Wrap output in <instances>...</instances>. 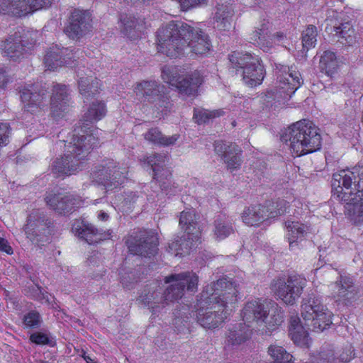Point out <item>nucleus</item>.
I'll return each instance as SVG.
<instances>
[{"mask_svg": "<svg viewBox=\"0 0 363 363\" xmlns=\"http://www.w3.org/2000/svg\"><path fill=\"white\" fill-rule=\"evenodd\" d=\"M234 11L230 6L220 5L216 9L214 20L217 23H227L233 21Z\"/></svg>", "mask_w": 363, "mask_h": 363, "instance_id": "obj_45", "label": "nucleus"}, {"mask_svg": "<svg viewBox=\"0 0 363 363\" xmlns=\"http://www.w3.org/2000/svg\"><path fill=\"white\" fill-rule=\"evenodd\" d=\"M354 355V354L353 353V350H352L351 347H350V348L347 350L346 352H342L340 354L339 358L341 362H347L352 359Z\"/></svg>", "mask_w": 363, "mask_h": 363, "instance_id": "obj_62", "label": "nucleus"}, {"mask_svg": "<svg viewBox=\"0 0 363 363\" xmlns=\"http://www.w3.org/2000/svg\"><path fill=\"white\" fill-rule=\"evenodd\" d=\"M237 286L225 278L206 286L197 299V323L206 329L218 327L225 318L224 309L238 301Z\"/></svg>", "mask_w": 363, "mask_h": 363, "instance_id": "obj_1", "label": "nucleus"}, {"mask_svg": "<svg viewBox=\"0 0 363 363\" xmlns=\"http://www.w3.org/2000/svg\"><path fill=\"white\" fill-rule=\"evenodd\" d=\"M259 57L255 55H252L249 52H243L234 51L228 55L230 62L229 69L236 74L238 72L241 73L245 67L250 66L252 62H257Z\"/></svg>", "mask_w": 363, "mask_h": 363, "instance_id": "obj_28", "label": "nucleus"}, {"mask_svg": "<svg viewBox=\"0 0 363 363\" xmlns=\"http://www.w3.org/2000/svg\"><path fill=\"white\" fill-rule=\"evenodd\" d=\"M99 82L89 77H81L78 82L79 91L84 99L89 100L97 93Z\"/></svg>", "mask_w": 363, "mask_h": 363, "instance_id": "obj_37", "label": "nucleus"}, {"mask_svg": "<svg viewBox=\"0 0 363 363\" xmlns=\"http://www.w3.org/2000/svg\"><path fill=\"white\" fill-rule=\"evenodd\" d=\"M93 20L89 10L74 9L69 16V23H89Z\"/></svg>", "mask_w": 363, "mask_h": 363, "instance_id": "obj_47", "label": "nucleus"}, {"mask_svg": "<svg viewBox=\"0 0 363 363\" xmlns=\"http://www.w3.org/2000/svg\"><path fill=\"white\" fill-rule=\"evenodd\" d=\"M317 28L313 24H309L306 30H303L301 38L303 46L301 52L303 54L306 53L309 49L315 47L317 41Z\"/></svg>", "mask_w": 363, "mask_h": 363, "instance_id": "obj_41", "label": "nucleus"}, {"mask_svg": "<svg viewBox=\"0 0 363 363\" xmlns=\"http://www.w3.org/2000/svg\"><path fill=\"white\" fill-rule=\"evenodd\" d=\"M0 250L8 255L13 254L12 247L9 245L8 241L3 238H0Z\"/></svg>", "mask_w": 363, "mask_h": 363, "instance_id": "obj_61", "label": "nucleus"}, {"mask_svg": "<svg viewBox=\"0 0 363 363\" xmlns=\"http://www.w3.org/2000/svg\"><path fill=\"white\" fill-rule=\"evenodd\" d=\"M163 88L155 81H143L136 84L135 92L137 96H142L144 101L155 103V98L163 92Z\"/></svg>", "mask_w": 363, "mask_h": 363, "instance_id": "obj_26", "label": "nucleus"}, {"mask_svg": "<svg viewBox=\"0 0 363 363\" xmlns=\"http://www.w3.org/2000/svg\"><path fill=\"white\" fill-rule=\"evenodd\" d=\"M165 156L160 154H153L147 157V163L152 167L153 179L160 184L162 191H167L170 185L172 174L164 168Z\"/></svg>", "mask_w": 363, "mask_h": 363, "instance_id": "obj_24", "label": "nucleus"}, {"mask_svg": "<svg viewBox=\"0 0 363 363\" xmlns=\"http://www.w3.org/2000/svg\"><path fill=\"white\" fill-rule=\"evenodd\" d=\"M30 340L32 342L37 345H48L54 346L55 342L49 333L35 332L30 335Z\"/></svg>", "mask_w": 363, "mask_h": 363, "instance_id": "obj_52", "label": "nucleus"}, {"mask_svg": "<svg viewBox=\"0 0 363 363\" xmlns=\"http://www.w3.org/2000/svg\"><path fill=\"white\" fill-rule=\"evenodd\" d=\"M247 325L242 326L239 324L238 327H235L233 330H230L228 335V342L232 345H239L248 340L251 335V330Z\"/></svg>", "mask_w": 363, "mask_h": 363, "instance_id": "obj_39", "label": "nucleus"}, {"mask_svg": "<svg viewBox=\"0 0 363 363\" xmlns=\"http://www.w3.org/2000/svg\"><path fill=\"white\" fill-rule=\"evenodd\" d=\"M106 113V109L104 103L101 101L92 102L83 118L76 125L73 135L77 138L82 136V135H91L96 137V134L94 133V130H96V129L94 128L92 124L104 118Z\"/></svg>", "mask_w": 363, "mask_h": 363, "instance_id": "obj_15", "label": "nucleus"}, {"mask_svg": "<svg viewBox=\"0 0 363 363\" xmlns=\"http://www.w3.org/2000/svg\"><path fill=\"white\" fill-rule=\"evenodd\" d=\"M183 11L202 6L207 4L208 0H176Z\"/></svg>", "mask_w": 363, "mask_h": 363, "instance_id": "obj_53", "label": "nucleus"}, {"mask_svg": "<svg viewBox=\"0 0 363 363\" xmlns=\"http://www.w3.org/2000/svg\"><path fill=\"white\" fill-rule=\"evenodd\" d=\"M91 24H67L64 33L72 39H79L89 32Z\"/></svg>", "mask_w": 363, "mask_h": 363, "instance_id": "obj_43", "label": "nucleus"}, {"mask_svg": "<svg viewBox=\"0 0 363 363\" xmlns=\"http://www.w3.org/2000/svg\"><path fill=\"white\" fill-rule=\"evenodd\" d=\"M220 113L221 111L218 110L208 111L204 108H194V118L199 124L206 123L210 119L220 116Z\"/></svg>", "mask_w": 363, "mask_h": 363, "instance_id": "obj_44", "label": "nucleus"}, {"mask_svg": "<svg viewBox=\"0 0 363 363\" xmlns=\"http://www.w3.org/2000/svg\"><path fill=\"white\" fill-rule=\"evenodd\" d=\"M79 51V50L73 52L67 48H60L57 45H52L45 56L44 63L50 70H54L64 65L72 66Z\"/></svg>", "mask_w": 363, "mask_h": 363, "instance_id": "obj_20", "label": "nucleus"}, {"mask_svg": "<svg viewBox=\"0 0 363 363\" xmlns=\"http://www.w3.org/2000/svg\"><path fill=\"white\" fill-rule=\"evenodd\" d=\"M281 141H289V147L296 156H301L318 150L321 147V137L318 129L311 121H299L281 135Z\"/></svg>", "mask_w": 363, "mask_h": 363, "instance_id": "obj_5", "label": "nucleus"}, {"mask_svg": "<svg viewBox=\"0 0 363 363\" xmlns=\"http://www.w3.org/2000/svg\"><path fill=\"white\" fill-rule=\"evenodd\" d=\"M289 335L293 342L301 347H308L310 338L308 331L300 323L297 316H291L289 328Z\"/></svg>", "mask_w": 363, "mask_h": 363, "instance_id": "obj_27", "label": "nucleus"}, {"mask_svg": "<svg viewBox=\"0 0 363 363\" xmlns=\"http://www.w3.org/2000/svg\"><path fill=\"white\" fill-rule=\"evenodd\" d=\"M333 35L338 38V41L342 45H352L355 41L354 30L351 24H340L337 26H330L326 28Z\"/></svg>", "mask_w": 363, "mask_h": 363, "instance_id": "obj_34", "label": "nucleus"}, {"mask_svg": "<svg viewBox=\"0 0 363 363\" xmlns=\"http://www.w3.org/2000/svg\"><path fill=\"white\" fill-rule=\"evenodd\" d=\"M168 82L181 95L195 96L198 94L199 87L203 82V77L200 71L196 69L185 75L172 76Z\"/></svg>", "mask_w": 363, "mask_h": 363, "instance_id": "obj_16", "label": "nucleus"}, {"mask_svg": "<svg viewBox=\"0 0 363 363\" xmlns=\"http://www.w3.org/2000/svg\"><path fill=\"white\" fill-rule=\"evenodd\" d=\"M358 196L362 200L360 205L357 206L354 210L359 217V221L363 222V177L359 178L357 184Z\"/></svg>", "mask_w": 363, "mask_h": 363, "instance_id": "obj_56", "label": "nucleus"}, {"mask_svg": "<svg viewBox=\"0 0 363 363\" xmlns=\"http://www.w3.org/2000/svg\"><path fill=\"white\" fill-rule=\"evenodd\" d=\"M179 225L184 230V234L179 237L180 250L182 255L189 254L195 247V243L201 236V229L194 211H182L180 215Z\"/></svg>", "mask_w": 363, "mask_h": 363, "instance_id": "obj_10", "label": "nucleus"}, {"mask_svg": "<svg viewBox=\"0 0 363 363\" xmlns=\"http://www.w3.org/2000/svg\"><path fill=\"white\" fill-rule=\"evenodd\" d=\"M20 97L25 111L35 113L45 105L47 89L39 84H31L20 90Z\"/></svg>", "mask_w": 363, "mask_h": 363, "instance_id": "obj_17", "label": "nucleus"}, {"mask_svg": "<svg viewBox=\"0 0 363 363\" xmlns=\"http://www.w3.org/2000/svg\"><path fill=\"white\" fill-rule=\"evenodd\" d=\"M241 152V149L238 147V151H231L228 155H227L226 157L223 159L229 169L233 170L240 167L242 162L240 158Z\"/></svg>", "mask_w": 363, "mask_h": 363, "instance_id": "obj_50", "label": "nucleus"}, {"mask_svg": "<svg viewBox=\"0 0 363 363\" xmlns=\"http://www.w3.org/2000/svg\"><path fill=\"white\" fill-rule=\"evenodd\" d=\"M339 61L335 52L326 50L320 60V67L327 75L332 77L337 70Z\"/></svg>", "mask_w": 363, "mask_h": 363, "instance_id": "obj_38", "label": "nucleus"}, {"mask_svg": "<svg viewBox=\"0 0 363 363\" xmlns=\"http://www.w3.org/2000/svg\"><path fill=\"white\" fill-rule=\"evenodd\" d=\"M47 0H0V13L23 17L42 9Z\"/></svg>", "mask_w": 363, "mask_h": 363, "instance_id": "obj_14", "label": "nucleus"}, {"mask_svg": "<svg viewBox=\"0 0 363 363\" xmlns=\"http://www.w3.org/2000/svg\"><path fill=\"white\" fill-rule=\"evenodd\" d=\"M214 150L216 154L224 159L231 151H238V145L233 143L218 140L216 141L214 143Z\"/></svg>", "mask_w": 363, "mask_h": 363, "instance_id": "obj_46", "label": "nucleus"}, {"mask_svg": "<svg viewBox=\"0 0 363 363\" xmlns=\"http://www.w3.org/2000/svg\"><path fill=\"white\" fill-rule=\"evenodd\" d=\"M23 230L33 245L41 247L50 242L53 224L44 212L33 210L27 217Z\"/></svg>", "mask_w": 363, "mask_h": 363, "instance_id": "obj_7", "label": "nucleus"}, {"mask_svg": "<svg viewBox=\"0 0 363 363\" xmlns=\"http://www.w3.org/2000/svg\"><path fill=\"white\" fill-rule=\"evenodd\" d=\"M24 324L30 328H38L41 323L40 315L36 311H30L24 316Z\"/></svg>", "mask_w": 363, "mask_h": 363, "instance_id": "obj_54", "label": "nucleus"}, {"mask_svg": "<svg viewBox=\"0 0 363 363\" xmlns=\"http://www.w3.org/2000/svg\"><path fill=\"white\" fill-rule=\"evenodd\" d=\"M154 104L155 108L161 113L166 111L169 107V101L167 96L162 92L155 98Z\"/></svg>", "mask_w": 363, "mask_h": 363, "instance_id": "obj_55", "label": "nucleus"}, {"mask_svg": "<svg viewBox=\"0 0 363 363\" xmlns=\"http://www.w3.org/2000/svg\"><path fill=\"white\" fill-rule=\"evenodd\" d=\"M158 50L163 54L177 57L189 48L196 55H204L211 47L208 35L190 24H163L157 31Z\"/></svg>", "mask_w": 363, "mask_h": 363, "instance_id": "obj_2", "label": "nucleus"}, {"mask_svg": "<svg viewBox=\"0 0 363 363\" xmlns=\"http://www.w3.org/2000/svg\"><path fill=\"white\" fill-rule=\"evenodd\" d=\"M46 204L59 214H67L74 211L80 204V200L67 192H48L45 195Z\"/></svg>", "mask_w": 363, "mask_h": 363, "instance_id": "obj_18", "label": "nucleus"}, {"mask_svg": "<svg viewBox=\"0 0 363 363\" xmlns=\"http://www.w3.org/2000/svg\"><path fill=\"white\" fill-rule=\"evenodd\" d=\"M233 231L229 220L224 215H219L215 220L214 233L219 239L228 237Z\"/></svg>", "mask_w": 363, "mask_h": 363, "instance_id": "obj_40", "label": "nucleus"}, {"mask_svg": "<svg viewBox=\"0 0 363 363\" xmlns=\"http://www.w3.org/2000/svg\"><path fill=\"white\" fill-rule=\"evenodd\" d=\"M139 277L132 271L121 272V283L124 288L130 289L138 281Z\"/></svg>", "mask_w": 363, "mask_h": 363, "instance_id": "obj_51", "label": "nucleus"}, {"mask_svg": "<svg viewBox=\"0 0 363 363\" xmlns=\"http://www.w3.org/2000/svg\"><path fill=\"white\" fill-rule=\"evenodd\" d=\"M138 198V196L135 192L130 191L127 193L123 201V206H127L128 208H130L137 201Z\"/></svg>", "mask_w": 363, "mask_h": 363, "instance_id": "obj_59", "label": "nucleus"}, {"mask_svg": "<svg viewBox=\"0 0 363 363\" xmlns=\"http://www.w3.org/2000/svg\"><path fill=\"white\" fill-rule=\"evenodd\" d=\"M72 233L79 238L85 240L88 244L92 245L101 240L109 239L112 230L104 231L95 228L92 225L85 224L83 221L75 220L72 226Z\"/></svg>", "mask_w": 363, "mask_h": 363, "instance_id": "obj_21", "label": "nucleus"}, {"mask_svg": "<svg viewBox=\"0 0 363 363\" xmlns=\"http://www.w3.org/2000/svg\"><path fill=\"white\" fill-rule=\"evenodd\" d=\"M8 82L9 79L6 74V70L4 68H0V89H4Z\"/></svg>", "mask_w": 363, "mask_h": 363, "instance_id": "obj_64", "label": "nucleus"}, {"mask_svg": "<svg viewBox=\"0 0 363 363\" xmlns=\"http://www.w3.org/2000/svg\"><path fill=\"white\" fill-rule=\"evenodd\" d=\"M272 301H262L260 299L252 300L245 303L242 310V320L245 325L250 327V324L257 323L263 324L265 318L269 312V308Z\"/></svg>", "mask_w": 363, "mask_h": 363, "instance_id": "obj_19", "label": "nucleus"}, {"mask_svg": "<svg viewBox=\"0 0 363 363\" xmlns=\"http://www.w3.org/2000/svg\"><path fill=\"white\" fill-rule=\"evenodd\" d=\"M144 24H123L121 32L131 40H137L141 37Z\"/></svg>", "mask_w": 363, "mask_h": 363, "instance_id": "obj_49", "label": "nucleus"}, {"mask_svg": "<svg viewBox=\"0 0 363 363\" xmlns=\"http://www.w3.org/2000/svg\"><path fill=\"white\" fill-rule=\"evenodd\" d=\"M127 167L119 166L113 160H108L91 174L92 182L103 185L106 189H112L121 185L126 177Z\"/></svg>", "mask_w": 363, "mask_h": 363, "instance_id": "obj_8", "label": "nucleus"}, {"mask_svg": "<svg viewBox=\"0 0 363 363\" xmlns=\"http://www.w3.org/2000/svg\"><path fill=\"white\" fill-rule=\"evenodd\" d=\"M242 219L247 225L258 226L260 223L269 219V215L264 205L252 206L244 211Z\"/></svg>", "mask_w": 363, "mask_h": 363, "instance_id": "obj_29", "label": "nucleus"}, {"mask_svg": "<svg viewBox=\"0 0 363 363\" xmlns=\"http://www.w3.org/2000/svg\"><path fill=\"white\" fill-rule=\"evenodd\" d=\"M72 149L61 157L56 158L52 163L51 171L57 177L70 176L82 169L90 151L97 146L99 139L91 135L76 137L72 135Z\"/></svg>", "mask_w": 363, "mask_h": 363, "instance_id": "obj_4", "label": "nucleus"}, {"mask_svg": "<svg viewBox=\"0 0 363 363\" xmlns=\"http://www.w3.org/2000/svg\"><path fill=\"white\" fill-rule=\"evenodd\" d=\"M325 308L326 307L321 303L318 297L311 294L303 300L301 315L305 322H307V320L311 319L315 313H318V311H324Z\"/></svg>", "mask_w": 363, "mask_h": 363, "instance_id": "obj_33", "label": "nucleus"}, {"mask_svg": "<svg viewBox=\"0 0 363 363\" xmlns=\"http://www.w3.org/2000/svg\"><path fill=\"white\" fill-rule=\"evenodd\" d=\"M332 313L325 308L324 311H318L311 319L307 320L305 325L314 331L322 332L332 324Z\"/></svg>", "mask_w": 363, "mask_h": 363, "instance_id": "obj_31", "label": "nucleus"}, {"mask_svg": "<svg viewBox=\"0 0 363 363\" xmlns=\"http://www.w3.org/2000/svg\"><path fill=\"white\" fill-rule=\"evenodd\" d=\"M39 33L37 30L28 32L23 36L10 37L4 45L6 55L16 60L25 54L30 52L36 45L37 37Z\"/></svg>", "mask_w": 363, "mask_h": 363, "instance_id": "obj_13", "label": "nucleus"}, {"mask_svg": "<svg viewBox=\"0 0 363 363\" xmlns=\"http://www.w3.org/2000/svg\"><path fill=\"white\" fill-rule=\"evenodd\" d=\"M180 240L179 237L177 236L174 238L171 243H169L167 250L171 253H175V255H182V251L180 250Z\"/></svg>", "mask_w": 363, "mask_h": 363, "instance_id": "obj_58", "label": "nucleus"}, {"mask_svg": "<svg viewBox=\"0 0 363 363\" xmlns=\"http://www.w3.org/2000/svg\"><path fill=\"white\" fill-rule=\"evenodd\" d=\"M11 128L8 123H0V148L9 142Z\"/></svg>", "mask_w": 363, "mask_h": 363, "instance_id": "obj_57", "label": "nucleus"}, {"mask_svg": "<svg viewBox=\"0 0 363 363\" xmlns=\"http://www.w3.org/2000/svg\"><path fill=\"white\" fill-rule=\"evenodd\" d=\"M333 291L335 301L339 303L350 306L357 300V289L350 277L340 276L334 284Z\"/></svg>", "mask_w": 363, "mask_h": 363, "instance_id": "obj_22", "label": "nucleus"}, {"mask_svg": "<svg viewBox=\"0 0 363 363\" xmlns=\"http://www.w3.org/2000/svg\"><path fill=\"white\" fill-rule=\"evenodd\" d=\"M69 93L66 85L55 83L52 89L50 108L53 117L61 118L69 107Z\"/></svg>", "mask_w": 363, "mask_h": 363, "instance_id": "obj_23", "label": "nucleus"}, {"mask_svg": "<svg viewBox=\"0 0 363 363\" xmlns=\"http://www.w3.org/2000/svg\"><path fill=\"white\" fill-rule=\"evenodd\" d=\"M164 282L169 284L164 290L156 284L146 286L137 301L147 307L152 313H159L166 306L181 299L186 290L196 292L199 277L193 272H185L165 277Z\"/></svg>", "mask_w": 363, "mask_h": 363, "instance_id": "obj_3", "label": "nucleus"}, {"mask_svg": "<svg viewBox=\"0 0 363 363\" xmlns=\"http://www.w3.org/2000/svg\"><path fill=\"white\" fill-rule=\"evenodd\" d=\"M265 74L264 65L261 63L260 59L258 58L257 62H254L250 66L245 67L241 75L245 84L250 87H253L262 83Z\"/></svg>", "mask_w": 363, "mask_h": 363, "instance_id": "obj_25", "label": "nucleus"}, {"mask_svg": "<svg viewBox=\"0 0 363 363\" xmlns=\"http://www.w3.org/2000/svg\"><path fill=\"white\" fill-rule=\"evenodd\" d=\"M141 20L138 18H136L134 16L128 13H122L120 16V23H138Z\"/></svg>", "mask_w": 363, "mask_h": 363, "instance_id": "obj_60", "label": "nucleus"}, {"mask_svg": "<svg viewBox=\"0 0 363 363\" xmlns=\"http://www.w3.org/2000/svg\"><path fill=\"white\" fill-rule=\"evenodd\" d=\"M306 282L300 275L289 276L286 280L279 279L274 284V293L286 304L293 305L301 295Z\"/></svg>", "mask_w": 363, "mask_h": 363, "instance_id": "obj_11", "label": "nucleus"}, {"mask_svg": "<svg viewBox=\"0 0 363 363\" xmlns=\"http://www.w3.org/2000/svg\"><path fill=\"white\" fill-rule=\"evenodd\" d=\"M275 72L279 83L276 89L277 94L282 97L283 100H289L301 86L300 74L284 65L276 64Z\"/></svg>", "mask_w": 363, "mask_h": 363, "instance_id": "obj_12", "label": "nucleus"}, {"mask_svg": "<svg viewBox=\"0 0 363 363\" xmlns=\"http://www.w3.org/2000/svg\"><path fill=\"white\" fill-rule=\"evenodd\" d=\"M284 322V315L278 305L275 302L271 303L269 312L267 318H265L263 323L264 324L265 329L264 333L267 335H271L272 333L278 329L279 326Z\"/></svg>", "mask_w": 363, "mask_h": 363, "instance_id": "obj_30", "label": "nucleus"}, {"mask_svg": "<svg viewBox=\"0 0 363 363\" xmlns=\"http://www.w3.org/2000/svg\"><path fill=\"white\" fill-rule=\"evenodd\" d=\"M357 184L354 173L347 169H342L333 174L331 186L333 196L347 205H352L354 214L359 220L354 210L357 206L361 204L362 200L358 196Z\"/></svg>", "mask_w": 363, "mask_h": 363, "instance_id": "obj_6", "label": "nucleus"}, {"mask_svg": "<svg viewBox=\"0 0 363 363\" xmlns=\"http://www.w3.org/2000/svg\"><path fill=\"white\" fill-rule=\"evenodd\" d=\"M179 138V135L178 134L166 136L157 128H152L145 134V138L147 141L163 146L174 145Z\"/></svg>", "mask_w": 363, "mask_h": 363, "instance_id": "obj_35", "label": "nucleus"}, {"mask_svg": "<svg viewBox=\"0 0 363 363\" xmlns=\"http://www.w3.org/2000/svg\"><path fill=\"white\" fill-rule=\"evenodd\" d=\"M332 313L325 308L324 311H318L311 319L307 320L305 325L314 331L322 332L332 324Z\"/></svg>", "mask_w": 363, "mask_h": 363, "instance_id": "obj_32", "label": "nucleus"}, {"mask_svg": "<svg viewBox=\"0 0 363 363\" xmlns=\"http://www.w3.org/2000/svg\"><path fill=\"white\" fill-rule=\"evenodd\" d=\"M264 24L261 25V28H258L257 30H256L253 33L255 40H256L257 38L261 40V39H265L266 35H268L267 32H265V30L263 28Z\"/></svg>", "mask_w": 363, "mask_h": 363, "instance_id": "obj_63", "label": "nucleus"}, {"mask_svg": "<svg viewBox=\"0 0 363 363\" xmlns=\"http://www.w3.org/2000/svg\"><path fill=\"white\" fill-rule=\"evenodd\" d=\"M285 225L289 231V246L292 248L296 245L298 239H302L308 231V227L306 225L298 222L288 220L285 223Z\"/></svg>", "mask_w": 363, "mask_h": 363, "instance_id": "obj_36", "label": "nucleus"}, {"mask_svg": "<svg viewBox=\"0 0 363 363\" xmlns=\"http://www.w3.org/2000/svg\"><path fill=\"white\" fill-rule=\"evenodd\" d=\"M336 359L333 347L327 345L319 352L316 357L317 363H334Z\"/></svg>", "mask_w": 363, "mask_h": 363, "instance_id": "obj_48", "label": "nucleus"}, {"mask_svg": "<svg viewBox=\"0 0 363 363\" xmlns=\"http://www.w3.org/2000/svg\"><path fill=\"white\" fill-rule=\"evenodd\" d=\"M126 245L131 254L145 257L155 256L158 250V239L152 230L133 233L127 239Z\"/></svg>", "mask_w": 363, "mask_h": 363, "instance_id": "obj_9", "label": "nucleus"}, {"mask_svg": "<svg viewBox=\"0 0 363 363\" xmlns=\"http://www.w3.org/2000/svg\"><path fill=\"white\" fill-rule=\"evenodd\" d=\"M267 210L269 218H275L284 214L286 211L287 202L284 199H277L276 200L267 201L264 205Z\"/></svg>", "mask_w": 363, "mask_h": 363, "instance_id": "obj_42", "label": "nucleus"}]
</instances>
